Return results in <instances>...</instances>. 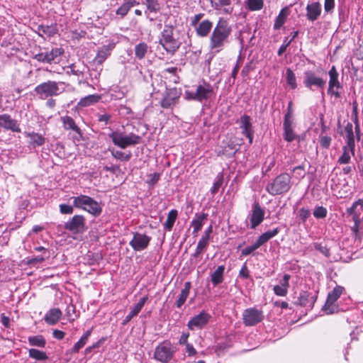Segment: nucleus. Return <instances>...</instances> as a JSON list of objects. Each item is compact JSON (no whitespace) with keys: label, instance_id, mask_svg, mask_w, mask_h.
Instances as JSON below:
<instances>
[{"label":"nucleus","instance_id":"f257e3e1","mask_svg":"<svg viewBox=\"0 0 363 363\" xmlns=\"http://www.w3.org/2000/svg\"><path fill=\"white\" fill-rule=\"evenodd\" d=\"M231 32L232 28L228 22L223 18H220L211 33L209 49L215 53L222 51L228 43Z\"/></svg>","mask_w":363,"mask_h":363},{"label":"nucleus","instance_id":"f03ea898","mask_svg":"<svg viewBox=\"0 0 363 363\" xmlns=\"http://www.w3.org/2000/svg\"><path fill=\"white\" fill-rule=\"evenodd\" d=\"M159 44L170 55H174L182 44V33L175 26L164 24L160 33Z\"/></svg>","mask_w":363,"mask_h":363},{"label":"nucleus","instance_id":"7ed1b4c3","mask_svg":"<svg viewBox=\"0 0 363 363\" xmlns=\"http://www.w3.org/2000/svg\"><path fill=\"white\" fill-rule=\"evenodd\" d=\"M213 94V86L203 80L193 86L191 89L186 90L184 97L187 100L203 102L207 101Z\"/></svg>","mask_w":363,"mask_h":363},{"label":"nucleus","instance_id":"20e7f679","mask_svg":"<svg viewBox=\"0 0 363 363\" xmlns=\"http://www.w3.org/2000/svg\"><path fill=\"white\" fill-rule=\"evenodd\" d=\"M71 199L73 206L84 210L95 217L99 216L102 212L100 203L89 196L80 194L71 197Z\"/></svg>","mask_w":363,"mask_h":363},{"label":"nucleus","instance_id":"39448f33","mask_svg":"<svg viewBox=\"0 0 363 363\" xmlns=\"http://www.w3.org/2000/svg\"><path fill=\"white\" fill-rule=\"evenodd\" d=\"M291 177L287 173H281L267 184L266 191L272 196L288 192L291 187Z\"/></svg>","mask_w":363,"mask_h":363},{"label":"nucleus","instance_id":"423d86ee","mask_svg":"<svg viewBox=\"0 0 363 363\" xmlns=\"http://www.w3.org/2000/svg\"><path fill=\"white\" fill-rule=\"evenodd\" d=\"M108 137L116 146L121 149H125L128 146L136 145L140 143L141 141V137L133 133L125 135L118 130L111 133Z\"/></svg>","mask_w":363,"mask_h":363},{"label":"nucleus","instance_id":"0eeeda50","mask_svg":"<svg viewBox=\"0 0 363 363\" xmlns=\"http://www.w3.org/2000/svg\"><path fill=\"white\" fill-rule=\"evenodd\" d=\"M62 84V82L48 80L36 86L34 89V91L40 99H46L49 97L60 95L62 91L60 89L59 85Z\"/></svg>","mask_w":363,"mask_h":363},{"label":"nucleus","instance_id":"6e6552de","mask_svg":"<svg viewBox=\"0 0 363 363\" xmlns=\"http://www.w3.org/2000/svg\"><path fill=\"white\" fill-rule=\"evenodd\" d=\"M177 352V347L169 341H163L155 350L154 359L161 363H169Z\"/></svg>","mask_w":363,"mask_h":363},{"label":"nucleus","instance_id":"1a4fd4ad","mask_svg":"<svg viewBox=\"0 0 363 363\" xmlns=\"http://www.w3.org/2000/svg\"><path fill=\"white\" fill-rule=\"evenodd\" d=\"M303 85L305 87L309 89L310 90L320 89L321 90L322 96H324V92L323 91V88L326 84V80L323 78L318 76L314 72L311 70H307L303 73Z\"/></svg>","mask_w":363,"mask_h":363},{"label":"nucleus","instance_id":"9d476101","mask_svg":"<svg viewBox=\"0 0 363 363\" xmlns=\"http://www.w3.org/2000/svg\"><path fill=\"white\" fill-rule=\"evenodd\" d=\"M264 315L262 310L256 308H249L242 313V322L245 326L256 325L264 320Z\"/></svg>","mask_w":363,"mask_h":363},{"label":"nucleus","instance_id":"9b49d317","mask_svg":"<svg viewBox=\"0 0 363 363\" xmlns=\"http://www.w3.org/2000/svg\"><path fill=\"white\" fill-rule=\"evenodd\" d=\"M343 291L344 288L342 286H337L333 291L328 293L325 303L323 307V310L327 314L334 313L337 311L338 308L335 303L340 298Z\"/></svg>","mask_w":363,"mask_h":363},{"label":"nucleus","instance_id":"f8f14e48","mask_svg":"<svg viewBox=\"0 0 363 363\" xmlns=\"http://www.w3.org/2000/svg\"><path fill=\"white\" fill-rule=\"evenodd\" d=\"M211 314L202 310L199 314L193 316L188 322L187 327L191 330H201L210 321Z\"/></svg>","mask_w":363,"mask_h":363},{"label":"nucleus","instance_id":"ddd939ff","mask_svg":"<svg viewBox=\"0 0 363 363\" xmlns=\"http://www.w3.org/2000/svg\"><path fill=\"white\" fill-rule=\"evenodd\" d=\"M64 53L61 48H54L50 51L45 50L35 54L33 59L39 62L51 64Z\"/></svg>","mask_w":363,"mask_h":363},{"label":"nucleus","instance_id":"4468645a","mask_svg":"<svg viewBox=\"0 0 363 363\" xmlns=\"http://www.w3.org/2000/svg\"><path fill=\"white\" fill-rule=\"evenodd\" d=\"M328 74L330 79L328 82V94L331 96H335L337 99L340 98L341 95L338 90L342 88V85L339 82V74L335 66L330 68Z\"/></svg>","mask_w":363,"mask_h":363},{"label":"nucleus","instance_id":"2eb2a0df","mask_svg":"<svg viewBox=\"0 0 363 363\" xmlns=\"http://www.w3.org/2000/svg\"><path fill=\"white\" fill-rule=\"evenodd\" d=\"M86 224L85 218L82 215H75L70 220L65 223V230L77 234L84 230Z\"/></svg>","mask_w":363,"mask_h":363},{"label":"nucleus","instance_id":"dca6fc26","mask_svg":"<svg viewBox=\"0 0 363 363\" xmlns=\"http://www.w3.org/2000/svg\"><path fill=\"white\" fill-rule=\"evenodd\" d=\"M240 128L242 130V134L249 140V143L252 144L254 138V129L251 118L246 114L242 115L238 121Z\"/></svg>","mask_w":363,"mask_h":363},{"label":"nucleus","instance_id":"f3484780","mask_svg":"<svg viewBox=\"0 0 363 363\" xmlns=\"http://www.w3.org/2000/svg\"><path fill=\"white\" fill-rule=\"evenodd\" d=\"M264 215L265 211L259 203L257 201L254 202L252 206V211L250 216V228L255 229L260 225L264 219Z\"/></svg>","mask_w":363,"mask_h":363},{"label":"nucleus","instance_id":"a211bd4d","mask_svg":"<svg viewBox=\"0 0 363 363\" xmlns=\"http://www.w3.org/2000/svg\"><path fill=\"white\" fill-rule=\"evenodd\" d=\"M151 240V238L145 234L135 233L133 239L129 245L135 251H142L145 250Z\"/></svg>","mask_w":363,"mask_h":363},{"label":"nucleus","instance_id":"6ab92c4d","mask_svg":"<svg viewBox=\"0 0 363 363\" xmlns=\"http://www.w3.org/2000/svg\"><path fill=\"white\" fill-rule=\"evenodd\" d=\"M179 93L177 89H168L160 101V105L164 108H172L177 103L179 99Z\"/></svg>","mask_w":363,"mask_h":363},{"label":"nucleus","instance_id":"aec40b11","mask_svg":"<svg viewBox=\"0 0 363 363\" xmlns=\"http://www.w3.org/2000/svg\"><path fill=\"white\" fill-rule=\"evenodd\" d=\"M0 126L13 132L20 133L21 131L17 121L11 118L8 114L0 115Z\"/></svg>","mask_w":363,"mask_h":363},{"label":"nucleus","instance_id":"412c9836","mask_svg":"<svg viewBox=\"0 0 363 363\" xmlns=\"http://www.w3.org/2000/svg\"><path fill=\"white\" fill-rule=\"evenodd\" d=\"M211 6L223 14H230L233 8L231 6V0H210Z\"/></svg>","mask_w":363,"mask_h":363},{"label":"nucleus","instance_id":"4be33fe9","mask_svg":"<svg viewBox=\"0 0 363 363\" xmlns=\"http://www.w3.org/2000/svg\"><path fill=\"white\" fill-rule=\"evenodd\" d=\"M306 17L309 21H316L321 14L322 6L319 2L308 4L306 8Z\"/></svg>","mask_w":363,"mask_h":363},{"label":"nucleus","instance_id":"5701e85b","mask_svg":"<svg viewBox=\"0 0 363 363\" xmlns=\"http://www.w3.org/2000/svg\"><path fill=\"white\" fill-rule=\"evenodd\" d=\"M342 135L345 137L347 145L350 148L352 154L354 155L355 139L353 132V125L351 123L348 122L347 123Z\"/></svg>","mask_w":363,"mask_h":363},{"label":"nucleus","instance_id":"b1692460","mask_svg":"<svg viewBox=\"0 0 363 363\" xmlns=\"http://www.w3.org/2000/svg\"><path fill=\"white\" fill-rule=\"evenodd\" d=\"M194 28L197 36L206 38L210 34L213 28V23L210 20L206 19L200 22Z\"/></svg>","mask_w":363,"mask_h":363},{"label":"nucleus","instance_id":"393cba45","mask_svg":"<svg viewBox=\"0 0 363 363\" xmlns=\"http://www.w3.org/2000/svg\"><path fill=\"white\" fill-rule=\"evenodd\" d=\"M23 134L26 138L30 139L29 145L33 148L42 146L45 143V138L40 133H35L34 131H25Z\"/></svg>","mask_w":363,"mask_h":363},{"label":"nucleus","instance_id":"a878e982","mask_svg":"<svg viewBox=\"0 0 363 363\" xmlns=\"http://www.w3.org/2000/svg\"><path fill=\"white\" fill-rule=\"evenodd\" d=\"M290 279L289 274H284L283 279L280 281V284L274 286V292L277 296H285L288 293V288L289 287V281Z\"/></svg>","mask_w":363,"mask_h":363},{"label":"nucleus","instance_id":"bb28decb","mask_svg":"<svg viewBox=\"0 0 363 363\" xmlns=\"http://www.w3.org/2000/svg\"><path fill=\"white\" fill-rule=\"evenodd\" d=\"M62 315V311L59 308H52L49 310L45 315V321L50 325L56 324Z\"/></svg>","mask_w":363,"mask_h":363},{"label":"nucleus","instance_id":"cd10ccee","mask_svg":"<svg viewBox=\"0 0 363 363\" xmlns=\"http://www.w3.org/2000/svg\"><path fill=\"white\" fill-rule=\"evenodd\" d=\"M61 121L63 125V128L65 130H72L76 133L79 134L80 136L82 135V131L79 127L76 124L74 120L69 116H65L61 117Z\"/></svg>","mask_w":363,"mask_h":363},{"label":"nucleus","instance_id":"c85d7f7f","mask_svg":"<svg viewBox=\"0 0 363 363\" xmlns=\"http://www.w3.org/2000/svg\"><path fill=\"white\" fill-rule=\"evenodd\" d=\"M208 214L206 213H201L196 214L195 218L192 220L191 223V226L194 228L193 234L196 236L198 232L201 229L204 220L207 219Z\"/></svg>","mask_w":363,"mask_h":363},{"label":"nucleus","instance_id":"c756f323","mask_svg":"<svg viewBox=\"0 0 363 363\" xmlns=\"http://www.w3.org/2000/svg\"><path fill=\"white\" fill-rule=\"evenodd\" d=\"M37 32L41 37H51L57 33V28L55 24L50 26L40 25L38 26Z\"/></svg>","mask_w":363,"mask_h":363},{"label":"nucleus","instance_id":"7c9ffc66","mask_svg":"<svg viewBox=\"0 0 363 363\" xmlns=\"http://www.w3.org/2000/svg\"><path fill=\"white\" fill-rule=\"evenodd\" d=\"M137 4L138 3L135 0H125L116 11V14L123 18L127 15L131 8Z\"/></svg>","mask_w":363,"mask_h":363},{"label":"nucleus","instance_id":"2f4dec72","mask_svg":"<svg viewBox=\"0 0 363 363\" xmlns=\"http://www.w3.org/2000/svg\"><path fill=\"white\" fill-rule=\"evenodd\" d=\"M191 282L186 281L184 284V287L182 289L181 293L177 300L175 305L178 308H180L186 302L190 292Z\"/></svg>","mask_w":363,"mask_h":363},{"label":"nucleus","instance_id":"473e14b6","mask_svg":"<svg viewBox=\"0 0 363 363\" xmlns=\"http://www.w3.org/2000/svg\"><path fill=\"white\" fill-rule=\"evenodd\" d=\"M225 266L220 265L212 273L211 279L213 286H217L221 284L224 280Z\"/></svg>","mask_w":363,"mask_h":363},{"label":"nucleus","instance_id":"72a5a7b5","mask_svg":"<svg viewBox=\"0 0 363 363\" xmlns=\"http://www.w3.org/2000/svg\"><path fill=\"white\" fill-rule=\"evenodd\" d=\"M91 334V329L86 330L81 338L77 341L71 350L72 354L77 353L87 343L89 337Z\"/></svg>","mask_w":363,"mask_h":363},{"label":"nucleus","instance_id":"f704fd0d","mask_svg":"<svg viewBox=\"0 0 363 363\" xmlns=\"http://www.w3.org/2000/svg\"><path fill=\"white\" fill-rule=\"evenodd\" d=\"M289 15V11L286 8L282 9L279 15L277 16L274 23V29L279 30L285 23Z\"/></svg>","mask_w":363,"mask_h":363},{"label":"nucleus","instance_id":"c9c22d12","mask_svg":"<svg viewBox=\"0 0 363 363\" xmlns=\"http://www.w3.org/2000/svg\"><path fill=\"white\" fill-rule=\"evenodd\" d=\"M101 99V96L99 94H91L88 95L80 99L78 105L79 106L86 107L93 105L99 102Z\"/></svg>","mask_w":363,"mask_h":363},{"label":"nucleus","instance_id":"e433bc0d","mask_svg":"<svg viewBox=\"0 0 363 363\" xmlns=\"http://www.w3.org/2000/svg\"><path fill=\"white\" fill-rule=\"evenodd\" d=\"M298 303L302 306H312L315 301V296L311 294L303 292L301 294L298 299Z\"/></svg>","mask_w":363,"mask_h":363},{"label":"nucleus","instance_id":"4c0bfd02","mask_svg":"<svg viewBox=\"0 0 363 363\" xmlns=\"http://www.w3.org/2000/svg\"><path fill=\"white\" fill-rule=\"evenodd\" d=\"M178 212L175 209H172L167 215V220L164 223V229L167 231H171L175 220H177Z\"/></svg>","mask_w":363,"mask_h":363},{"label":"nucleus","instance_id":"58836bf2","mask_svg":"<svg viewBox=\"0 0 363 363\" xmlns=\"http://www.w3.org/2000/svg\"><path fill=\"white\" fill-rule=\"evenodd\" d=\"M148 45L147 43L142 42L138 43L135 47V55L138 60H142L145 57L148 50Z\"/></svg>","mask_w":363,"mask_h":363},{"label":"nucleus","instance_id":"ea45409f","mask_svg":"<svg viewBox=\"0 0 363 363\" xmlns=\"http://www.w3.org/2000/svg\"><path fill=\"white\" fill-rule=\"evenodd\" d=\"M360 206L361 208L363 207V200L358 199L355 202L353 203L352 206L347 209V213L352 216V219L355 222V224L357 225L358 220H359V216L356 213V208L357 206Z\"/></svg>","mask_w":363,"mask_h":363},{"label":"nucleus","instance_id":"a19ab883","mask_svg":"<svg viewBox=\"0 0 363 363\" xmlns=\"http://www.w3.org/2000/svg\"><path fill=\"white\" fill-rule=\"evenodd\" d=\"M298 31H294L291 33V38L289 39V37H286L284 39L283 44L280 46V48L278 50L277 54L278 55L281 56L286 50V48L289 46L291 43L298 36Z\"/></svg>","mask_w":363,"mask_h":363},{"label":"nucleus","instance_id":"79ce46f5","mask_svg":"<svg viewBox=\"0 0 363 363\" xmlns=\"http://www.w3.org/2000/svg\"><path fill=\"white\" fill-rule=\"evenodd\" d=\"M28 356L30 358L38 361H45L48 359L46 352L33 348L28 350Z\"/></svg>","mask_w":363,"mask_h":363},{"label":"nucleus","instance_id":"37998d69","mask_svg":"<svg viewBox=\"0 0 363 363\" xmlns=\"http://www.w3.org/2000/svg\"><path fill=\"white\" fill-rule=\"evenodd\" d=\"M30 345L44 348L46 345V340L42 335L30 336L28 338Z\"/></svg>","mask_w":363,"mask_h":363},{"label":"nucleus","instance_id":"c03bdc74","mask_svg":"<svg viewBox=\"0 0 363 363\" xmlns=\"http://www.w3.org/2000/svg\"><path fill=\"white\" fill-rule=\"evenodd\" d=\"M110 55V50L107 47H103L99 50L94 58V62L101 65L106 59Z\"/></svg>","mask_w":363,"mask_h":363},{"label":"nucleus","instance_id":"a18cd8bd","mask_svg":"<svg viewBox=\"0 0 363 363\" xmlns=\"http://www.w3.org/2000/svg\"><path fill=\"white\" fill-rule=\"evenodd\" d=\"M110 151H111V155L115 159L122 161V162H123V161L128 162L130 160V158L132 157V154L130 152H123L122 151L115 150H110Z\"/></svg>","mask_w":363,"mask_h":363},{"label":"nucleus","instance_id":"49530a36","mask_svg":"<svg viewBox=\"0 0 363 363\" xmlns=\"http://www.w3.org/2000/svg\"><path fill=\"white\" fill-rule=\"evenodd\" d=\"M343 152L338 159V163L340 164H348L351 159V155H353L351 152L350 148L348 145H345L342 147Z\"/></svg>","mask_w":363,"mask_h":363},{"label":"nucleus","instance_id":"de8ad7c7","mask_svg":"<svg viewBox=\"0 0 363 363\" xmlns=\"http://www.w3.org/2000/svg\"><path fill=\"white\" fill-rule=\"evenodd\" d=\"M286 80L292 89H295L297 87L295 74L290 68H288L286 71Z\"/></svg>","mask_w":363,"mask_h":363},{"label":"nucleus","instance_id":"09e8293b","mask_svg":"<svg viewBox=\"0 0 363 363\" xmlns=\"http://www.w3.org/2000/svg\"><path fill=\"white\" fill-rule=\"evenodd\" d=\"M263 0H247V6L250 11H259L263 8Z\"/></svg>","mask_w":363,"mask_h":363},{"label":"nucleus","instance_id":"8fccbe9b","mask_svg":"<svg viewBox=\"0 0 363 363\" xmlns=\"http://www.w3.org/2000/svg\"><path fill=\"white\" fill-rule=\"evenodd\" d=\"M284 138L287 142H292L295 139L298 138V140H300V137L297 136L294 131V128H284Z\"/></svg>","mask_w":363,"mask_h":363},{"label":"nucleus","instance_id":"3c124183","mask_svg":"<svg viewBox=\"0 0 363 363\" xmlns=\"http://www.w3.org/2000/svg\"><path fill=\"white\" fill-rule=\"evenodd\" d=\"M223 176L221 173L218 174L216 177V179L213 184V186L211 189V193L214 195L216 194L221 185L223 184Z\"/></svg>","mask_w":363,"mask_h":363},{"label":"nucleus","instance_id":"603ef678","mask_svg":"<svg viewBox=\"0 0 363 363\" xmlns=\"http://www.w3.org/2000/svg\"><path fill=\"white\" fill-rule=\"evenodd\" d=\"M208 246V242L204 240L203 239H200L197 244L195 252L193 255V256L194 257H197L200 254H201L207 248Z\"/></svg>","mask_w":363,"mask_h":363},{"label":"nucleus","instance_id":"864d4df0","mask_svg":"<svg viewBox=\"0 0 363 363\" xmlns=\"http://www.w3.org/2000/svg\"><path fill=\"white\" fill-rule=\"evenodd\" d=\"M328 211L323 206H317L313 211V216L318 219L325 218L327 216Z\"/></svg>","mask_w":363,"mask_h":363},{"label":"nucleus","instance_id":"5fc2aeb1","mask_svg":"<svg viewBox=\"0 0 363 363\" xmlns=\"http://www.w3.org/2000/svg\"><path fill=\"white\" fill-rule=\"evenodd\" d=\"M147 11L157 13L160 11V4L157 0H145Z\"/></svg>","mask_w":363,"mask_h":363},{"label":"nucleus","instance_id":"6e6d98bb","mask_svg":"<svg viewBox=\"0 0 363 363\" xmlns=\"http://www.w3.org/2000/svg\"><path fill=\"white\" fill-rule=\"evenodd\" d=\"M310 216L311 211L309 209L306 208H301L299 209L298 217L303 223H305Z\"/></svg>","mask_w":363,"mask_h":363},{"label":"nucleus","instance_id":"4d7b16f0","mask_svg":"<svg viewBox=\"0 0 363 363\" xmlns=\"http://www.w3.org/2000/svg\"><path fill=\"white\" fill-rule=\"evenodd\" d=\"M66 73L68 75H75V76H81L83 75V71L77 69V66L75 64H72L71 65L67 67Z\"/></svg>","mask_w":363,"mask_h":363},{"label":"nucleus","instance_id":"13d9d810","mask_svg":"<svg viewBox=\"0 0 363 363\" xmlns=\"http://www.w3.org/2000/svg\"><path fill=\"white\" fill-rule=\"evenodd\" d=\"M147 177L148 179L147 180V184L149 186H153L159 181L160 178V174L157 172H154L152 174H148Z\"/></svg>","mask_w":363,"mask_h":363},{"label":"nucleus","instance_id":"bf43d9fd","mask_svg":"<svg viewBox=\"0 0 363 363\" xmlns=\"http://www.w3.org/2000/svg\"><path fill=\"white\" fill-rule=\"evenodd\" d=\"M140 312V311L138 310V308H137L135 306H134L129 313V314L123 320V325H126L128 322L131 320V319L133 317L136 316Z\"/></svg>","mask_w":363,"mask_h":363},{"label":"nucleus","instance_id":"052dcab7","mask_svg":"<svg viewBox=\"0 0 363 363\" xmlns=\"http://www.w3.org/2000/svg\"><path fill=\"white\" fill-rule=\"evenodd\" d=\"M59 207L60 211L62 214H72L74 211L73 206L68 204L62 203Z\"/></svg>","mask_w":363,"mask_h":363},{"label":"nucleus","instance_id":"680f3d73","mask_svg":"<svg viewBox=\"0 0 363 363\" xmlns=\"http://www.w3.org/2000/svg\"><path fill=\"white\" fill-rule=\"evenodd\" d=\"M258 248V245L256 244V242H255L253 245L247 246L245 248L242 249L241 251V254L243 256H247Z\"/></svg>","mask_w":363,"mask_h":363},{"label":"nucleus","instance_id":"e2e57ef3","mask_svg":"<svg viewBox=\"0 0 363 363\" xmlns=\"http://www.w3.org/2000/svg\"><path fill=\"white\" fill-rule=\"evenodd\" d=\"M293 172L296 174V177L298 179H302L305 177V169L303 165H299L297 167H295L293 169Z\"/></svg>","mask_w":363,"mask_h":363},{"label":"nucleus","instance_id":"0e129e2a","mask_svg":"<svg viewBox=\"0 0 363 363\" xmlns=\"http://www.w3.org/2000/svg\"><path fill=\"white\" fill-rule=\"evenodd\" d=\"M97 119L99 122L104 123V125H107L110 123L111 116L110 114L104 113V114H100L98 113L97 115Z\"/></svg>","mask_w":363,"mask_h":363},{"label":"nucleus","instance_id":"69168bd1","mask_svg":"<svg viewBox=\"0 0 363 363\" xmlns=\"http://www.w3.org/2000/svg\"><path fill=\"white\" fill-rule=\"evenodd\" d=\"M242 64V58L240 55L238 56L237 60V63L233 68L231 74V77L235 79L236 78V76L238 74V70L240 69V65Z\"/></svg>","mask_w":363,"mask_h":363},{"label":"nucleus","instance_id":"338daca9","mask_svg":"<svg viewBox=\"0 0 363 363\" xmlns=\"http://www.w3.org/2000/svg\"><path fill=\"white\" fill-rule=\"evenodd\" d=\"M204 13H199L194 15L191 18V26L193 27H196L198 24H199L200 20L203 17Z\"/></svg>","mask_w":363,"mask_h":363},{"label":"nucleus","instance_id":"774afa93","mask_svg":"<svg viewBox=\"0 0 363 363\" xmlns=\"http://www.w3.org/2000/svg\"><path fill=\"white\" fill-rule=\"evenodd\" d=\"M331 138L329 136H323L320 138V144L324 148H328L330 145Z\"/></svg>","mask_w":363,"mask_h":363}]
</instances>
